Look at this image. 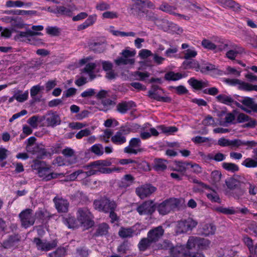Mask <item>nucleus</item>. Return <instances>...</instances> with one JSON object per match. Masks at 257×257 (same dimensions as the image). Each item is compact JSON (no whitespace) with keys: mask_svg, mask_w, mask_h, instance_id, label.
<instances>
[{"mask_svg":"<svg viewBox=\"0 0 257 257\" xmlns=\"http://www.w3.org/2000/svg\"><path fill=\"white\" fill-rule=\"evenodd\" d=\"M47 115L46 121L48 126L54 127L60 124L61 120L56 111L49 112Z\"/></svg>","mask_w":257,"mask_h":257,"instance_id":"obj_23","label":"nucleus"},{"mask_svg":"<svg viewBox=\"0 0 257 257\" xmlns=\"http://www.w3.org/2000/svg\"><path fill=\"white\" fill-rule=\"evenodd\" d=\"M224 8L230 9L233 11L237 12L240 10V6L233 0H227Z\"/></svg>","mask_w":257,"mask_h":257,"instance_id":"obj_49","label":"nucleus"},{"mask_svg":"<svg viewBox=\"0 0 257 257\" xmlns=\"http://www.w3.org/2000/svg\"><path fill=\"white\" fill-rule=\"evenodd\" d=\"M156 188L151 184H146L137 187L136 193L142 199L150 196L156 191Z\"/></svg>","mask_w":257,"mask_h":257,"instance_id":"obj_12","label":"nucleus"},{"mask_svg":"<svg viewBox=\"0 0 257 257\" xmlns=\"http://www.w3.org/2000/svg\"><path fill=\"white\" fill-rule=\"evenodd\" d=\"M96 67V65L95 63H89L87 64L84 68V72L87 73L91 78H94L95 75L93 74V70Z\"/></svg>","mask_w":257,"mask_h":257,"instance_id":"obj_54","label":"nucleus"},{"mask_svg":"<svg viewBox=\"0 0 257 257\" xmlns=\"http://www.w3.org/2000/svg\"><path fill=\"white\" fill-rule=\"evenodd\" d=\"M11 25L13 27L19 29H22L25 26V24L22 18L18 17H13Z\"/></svg>","mask_w":257,"mask_h":257,"instance_id":"obj_58","label":"nucleus"},{"mask_svg":"<svg viewBox=\"0 0 257 257\" xmlns=\"http://www.w3.org/2000/svg\"><path fill=\"white\" fill-rule=\"evenodd\" d=\"M36 35H42V33L38 32H34L31 30H28L26 32L20 31L16 36V39L20 40V41H24V38H26L28 40L30 41V44L36 45L39 43L41 41V39L35 40L34 36Z\"/></svg>","mask_w":257,"mask_h":257,"instance_id":"obj_10","label":"nucleus"},{"mask_svg":"<svg viewBox=\"0 0 257 257\" xmlns=\"http://www.w3.org/2000/svg\"><path fill=\"white\" fill-rule=\"evenodd\" d=\"M181 203L180 199L170 198L166 199L157 207L158 211L162 215H166L175 208H178Z\"/></svg>","mask_w":257,"mask_h":257,"instance_id":"obj_4","label":"nucleus"},{"mask_svg":"<svg viewBox=\"0 0 257 257\" xmlns=\"http://www.w3.org/2000/svg\"><path fill=\"white\" fill-rule=\"evenodd\" d=\"M31 167L33 170L37 171V173L39 177L45 181L56 178L60 175L52 172L50 167L47 165L45 162H35V163L32 165Z\"/></svg>","mask_w":257,"mask_h":257,"instance_id":"obj_1","label":"nucleus"},{"mask_svg":"<svg viewBox=\"0 0 257 257\" xmlns=\"http://www.w3.org/2000/svg\"><path fill=\"white\" fill-rule=\"evenodd\" d=\"M37 159H45L51 157V153L48 151L43 146L36 145L33 146L30 151Z\"/></svg>","mask_w":257,"mask_h":257,"instance_id":"obj_17","label":"nucleus"},{"mask_svg":"<svg viewBox=\"0 0 257 257\" xmlns=\"http://www.w3.org/2000/svg\"><path fill=\"white\" fill-rule=\"evenodd\" d=\"M144 151L142 148V142L139 138H133L129 142L128 145L124 148V152L128 154L137 155Z\"/></svg>","mask_w":257,"mask_h":257,"instance_id":"obj_8","label":"nucleus"},{"mask_svg":"<svg viewBox=\"0 0 257 257\" xmlns=\"http://www.w3.org/2000/svg\"><path fill=\"white\" fill-rule=\"evenodd\" d=\"M22 225L27 228L33 225L35 221L36 218L33 214L31 209H26L19 214Z\"/></svg>","mask_w":257,"mask_h":257,"instance_id":"obj_11","label":"nucleus"},{"mask_svg":"<svg viewBox=\"0 0 257 257\" xmlns=\"http://www.w3.org/2000/svg\"><path fill=\"white\" fill-rule=\"evenodd\" d=\"M63 222L69 228H74L78 226L75 218L70 215L67 217L63 218Z\"/></svg>","mask_w":257,"mask_h":257,"instance_id":"obj_43","label":"nucleus"},{"mask_svg":"<svg viewBox=\"0 0 257 257\" xmlns=\"http://www.w3.org/2000/svg\"><path fill=\"white\" fill-rule=\"evenodd\" d=\"M187 252L185 251V248L183 245H176V246H174L172 245V248H171L170 253V254L174 256H178L180 254H182L185 257V253H187Z\"/></svg>","mask_w":257,"mask_h":257,"instance_id":"obj_41","label":"nucleus"},{"mask_svg":"<svg viewBox=\"0 0 257 257\" xmlns=\"http://www.w3.org/2000/svg\"><path fill=\"white\" fill-rule=\"evenodd\" d=\"M146 19L147 21L154 22L155 24L159 20L157 14L149 11H147L146 12Z\"/></svg>","mask_w":257,"mask_h":257,"instance_id":"obj_63","label":"nucleus"},{"mask_svg":"<svg viewBox=\"0 0 257 257\" xmlns=\"http://www.w3.org/2000/svg\"><path fill=\"white\" fill-rule=\"evenodd\" d=\"M136 107V103L132 101H122L118 103L116 106L117 110L121 114H125L128 110Z\"/></svg>","mask_w":257,"mask_h":257,"instance_id":"obj_24","label":"nucleus"},{"mask_svg":"<svg viewBox=\"0 0 257 257\" xmlns=\"http://www.w3.org/2000/svg\"><path fill=\"white\" fill-rule=\"evenodd\" d=\"M93 204L95 209L104 212H109L110 210H115L117 206L115 201H111L107 198L95 200Z\"/></svg>","mask_w":257,"mask_h":257,"instance_id":"obj_6","label":"nucleus"},{"mask_svg":"<svg viewBox=\"0 0 257 257\" xmlns=\"http://www.w3.org/2000/svg\"><path fill=\"white\" fill-rule=\"evenodd\" d=\"M198 247L202 249H207L210 247L211 241L207 239L199 237Z\"/></svg>","mask_w":257,"mask_h":257,"instance_id":"obj_62","label":"nucleus"},{"mask_svg":"<svg viewBox=\"0 0 257 257\" xmlns=\"http://www.w3.org/2000/svg\"><path fill=\"white\" fill-rule=\"evenodd\" d=\"M111 142L116 145H121L126 142L125 136H122L120 134L116 132L111 138Z\"/></svg>","mask_w":257,"mask_h":257,"instance_id":"obj_40","label":"nucleus"},{"mask_svg":"<svg viewBox=\"0 0 257 257\" xmlns=\"http://www.w3.org/2000/svg\"><path fill=\"white\" fill-rule=\"evenodd\" d=\"M248 190V193L250 195H255L257 194L256 186L248 181L244 179L242 183L241 189H239L233 194V196L235 199H239L242 196L246 191Z\"/></svg>","mask_w":257,"mask_h":257,"instance_id":"obj_9","label":"nucleus"},{"mask_svg":"<svg viewBox=\"0 0 257 257\" xmlns=\"http://www.w3.org/2000/svg\"><path fill=\"white\" fill-rule=\"evenodd\" d=\"M207 198L212 202H216L220 203L221 199L220 198L218 193L214 190H211L210 193L206 194Z\"/></svg>","mask_w":257,"mask_h":257,"instance_id":"obj_51","label":"nucleus"},{"mask_svg":"<svg viewBox=\"0 0 257 257\" xmlns=\"http://www.w3.org/2000/svg\"><path fill=\"white\" fill-rule=\"evenodd\" d=\"M221 174L218 171H214L211 173V181L214 184L217 185L220 181Z\"/></svg>","mask_w":257,"mask_h":257,"instance_id":"obj_59","label":"nucleus"},{"mask_svg":"<svg viewBox=\"0 0 257 257\" xmlns=\"http://www.w3.org/2000/svg\"><path fill=\"white\" fill-rule=\"evenodd\" d=\"M222 167L224 169L232 172L238 170V167L236 165L231 163H224L222 164Z\"/></svg>","mask_w":257,"mask_h":257,"instance_id":"obj_64","label":"nucleus"},{"mask_svg":"<svg viewBox=\"0 0 257 257\" xmlns=\"http://www.w3.org/2000/svg\"><path fill=\"white\" fill-rule=\"evenodd\" d=\"M33 242L35 244L37 248L41 251H49L54 248L57 245V242L56 240H54L52 242H44L38 237H35Z\"/></svg>","mask_w":257,"mask_h":257,"instance_id":"obj_16","label":"nucleus"},{"mask_svg":"<svg viewBox=\"0 0 257 257\" xmlns=\"http://www.w3.org/2000/svg\"><path fill=\"white\" fill-rule=\"evenodd\" d=\"M207 158L210 161H223L225 159V156L222 153H218L214 156L209 154L207 155Z\"/></svg>","mask_w":257,"mask_h":257,"instance_id":"obj_61","label":"nucleus"},{"mask_svg":"<svg viewBox=\"0 0 257 257\" xmlns=\"http://www.w3.org/2000/svg\"><path fill=\"white\" fill-rule=\"evenodd\" d=\"M134 181V178L130 174H127L117 182V187L121 189H125L130 186Z\"/></svg>","mask_w":257,"mask_h":257,"instance_id":"obj_25","label":"nucleus"},{"mask_svg":"<svg viewBox=\"0 0 257 257\" xmlns=\"http://www.w3.org/2000/svg\"><path fill=\"white\" fill-rule=\"evenodd\" d=\"M197 223L196 220L190 217L179 221L176 226V232L177 233H182L191 231L196 226Z\"/></svg>","mask_w":257,"mask_h":257,"instance_id":"obj_7","label":"nucleus"},{"mask_svg":"<svg viewBox=\"0 0 257 257\" xmlns=\"http://www.w3.org/2000/svg\"><path fill=\"white\" fill-rule=\"evenodd\" d=\"M89 151L95 155L100 156L103 155L104 151L102 145L94 144L90 149Z\"/></svg>","mask_w":257,"mask_h":257,"instance_id":"obj_53","label":"nucleus"},{"mask_svg":"<svg viewBox=\"0 0 257 257\" xmlns=\"http://www.w3.org/2000/svg\"><path fill=\"white\" fill-rule=\"evenodd\" d=\"M89 46L90 50L95 53H102L105 49V45L102 42L91 43Z\"/></svg>","mask_w":257,"mask_h":257,"instance_id":"obj_38","label":"nucleus"},{"mask_svg":"<svg viewBox=\"0 0 257 257\" xmlns=\"http://www.w3.org/2000/svg\"><path fill=\"white\" fill-rule=\"evenodd\" d=\"M77 219L86 228L88 229L94 224L93 216L87 208H80L77 211Z\"/></svg>","mask_w":257,"mask_h":257,"instance_id":"obj_5","label":"nucleus"},{"mask_svg":"<svg viewBox=\"0 0 257 257\" xmlns=\"http://www.w3.org/2000/svg\"><path fill=\"white\" fill-rule=\"evenodd\" d=\"M254 143L253 142L248 141L246 144H250ZM217 144L221 147L230 146L232 148L234 147H238L241 146L246 145V143L242 142L241 140L238 139H235L233 140H229L224 138H221L218 141Z\"/></svg>","mask_w":257,"mask_h":257,"instance_id":"obj_20","label":"nucleus"},{"mask_svg":"<svg viewBox=\"0 0 257 257\" xmlns=\"http://www.w3.org/2000/svg\"><path fill=\"white\" fill-rule=\"evenodd\" d=\"M135 3L132 5L131 8V14L134 16H139L141 14L144 13L143 11V6L144 0H132Z\"/></svg>","mask_w":257,"mask_h":257,"instance_id":"obj_27","label":"nucleus"},{"mask_svg":"<svg viewBox=\"0 0 257 257\" xmlns=\"http://www.w3.org/2000/svg\"><path fill=\"white\" fill-rule=\"evenodd\" d=\"M165 233V230L161 225L153 227L147 233V236L154 243H156L162 238Z\"/></svg>","mask_w":257,"mask_h":257,"instance_id":"obj_18","label":"nucleus"},{"mask_svg":"<svg viewBox=\"0 0 257 257\" xmlns=\"http://www.w3.org/2000/svg\"><path fill=\"white\" fill-rule=\"evenodd\" d=\"M199 237L196 236H190L187 242V247L189 249L194 248L196 245L198 246Z\"/></svg>","mask_w":257,"mask_h":257,"instance_id":"obj_52","label":"nucleus"},{"mask_svg":"<svg viewBox=\"0 0 257 257\" xmlns=\"http://www.w3.org/2000/svg\"><path fill=\"white\" fill-rule=\"evenodd\" d=\"M130 162H120L122 165L127 164ZM132 163L133 162H131ZM135 164L134 167L137 168L139 171H150L151 168L148 162H134Z\"/></svg>","mask_w":257,"mask_h":257,"instance_id":"obj_31","label":"nucleus"},{"mask_svg":"<svg viewBox=\"0 0 257 257\" xmlns=\"http://www.w3.org/2000/svg\"><path fill=\"white\" fill-rule=\"evenodd\" d=\"M53 201L58 213H67L69 210V202L67 199L57 195Z\"/></svg>","mask_w":257,"mask_h":257,"instance_id":"obj_13","label":"nucleus"},{"mask_svg":"<svg viewBox=\"0 0 257 257\" xmlns=\"http://www.w3.org/2000/svg\"><path fill=\"white\" fill-rule=\"evenodd\" d=\"M110 164V162H102L101 163H99V162H93L86 167L88 169H90V170L87 173L89 175H92L95 174L97 171L104 173H110L112 171L120 170V168L119 167L103 168V166H108Z\"/></svg>","mask_w":257,"mask_h":257,"instance_id":"obj_2","label":"nucleus"},{"mask_svg":"<svg viewBox=\"0 0 257 257\" xmlns=\"http://www.w3.org/2000/svg\"><path fill=\"white\" fill-rule=\"evenodd\" d=\"M130 242L125 240L117 247V251L120 254H125L130 249Z\"/></svg>","mask_w":257,"mask_h":257,"instance_id":"obj_46","label":"nucleus"},{"mask_svg":"<svg viewBox=\"0 0 257 257\" xmlns=\"http://www.w3.org/2000/svg\"><path fill=\"white\" fill-rule=\"evenodd\" d=\"M20 237L18 234H13L3 242L2 246L5 248H9L15 245L20 241Z\"/></svg>","mask_w":257,"mask_h":257,"instance_id":"obj_29","label":"nucleus"},{"mask_svg":"<svg viewBox=\"0 0 257 257\" xmlns=\"http://www.w3.org/2000/svg\"><path fill=\"white\" fill-rule=\"evenodd\" d=\"M214 210L219 213H221L226 215L234 214L236 213V211L233 207L226 208L222 206L216 207Z\"/></svg>","mask_w":257,"mask_h":257,"instance_id":"obj_47","label":"nucleus"},{"mask_svg":"<svg viewBox=\"0 0 257 257\" xmlns=\"http://www.w3.org/2000/svg\"><path fill=\"white\" fill-rule=\"evenodd\" d=\"M157 128L162 133L168 135L173 134L178 131V128L175 126H166L165 125H160L157 126Z\"/></svg>","mask_w":257,"mask_h":257,"instance_id":"obj_42","label":"nucleus"},{"mask_svg":"<svg viewBox=\"0 0 257 257\" xmlns=\"http://www.w3.org/2000/svg\"><path fill=\"white\" fill-rule=\"evenodd\" d=\"M217 101L224 104L231 106L232 105L233 99L230 96L224 94H220L216 97Z\"/></svg>","mask_w":257,"mask_h":257,"instance_id":"obj_36","label":"nucleus"},{"mask_svg":"<svg viewBox=\"0 0 257 257\" xmlns=\"http://www.w3.org/2000/svg\"><path fill=\"white\" fill-rule=\"evenodd\" d=\"M115 63L117 65H127L131 64L133 65L135 63V59H126L123 57H119L115 60Z\"/></svg>","mask_w":257,"mask_h":257,"instance_id":"obj_57","label":"nucleus"},{"mask_svg":"<svg viewBox=\"0 0 257 257\" xmlns=\"http://www.w3.org/2000/svg\"><path fill=\"white\" fill-rule=\"evenodd\" d=\"M109 225L106 223H102L96 226V230L93 234V237L102 236L108 233Z\"/></svg>","mask_w":257,"mask_h":257,"instance_id":"obj_28","label":"nucleus"},{"mask_svg":"<svg viewBox=\"0 0 257 257\" xmlns=\"http://www.w3.org/2000/svg\"><path fill=\"white\" fill-rule=\"evenodd\" d=\"M22 91H19L17 93L15 94V99L19 102H24L28 98V90L25 91L23 93H22Z\"/></svg>","mask_w":257,"mask_h":257,"instance_id":"obj_55","label":"nucleus"},{"mask_svg":"<svg viewBox=\"0 0 257 257\" xmlns=\"http://www.w3.org/2000/svg\"><path fill=\"white\" fill-rule=\"evenodd\" d=\"M238 179L235 178H230L227 180H226L225 183L228 188L233 190L237 189L236 191L239 189H241L242 183L244 179Z\"/></svg>","mask_w":257,"mask_h":257,"instance_id":"obj_26","label":"nucleus"},{"mask_svg":"<svg viewBox=\"0 0 257 257\" xmlns=\"http://www.w3.org/2000/svg\"><path fill=\"white\" fill-rule=\"evenodd\" d=\"M200 64L195 60H185L182 63L184 69H194L196 72L199 71Z\"/></svg>","mask_w":257,"mask_h":257,"instance_id":"obj_33","label":"nucleus"},{"mask_svg":"<svg viewBox=\"0 0 257 257\" xmlns=\"http://www.w3.org/2000/svg\"><path fill=\"white\" fill-rule=\"evenodd\" d=\"M155 25L160 29L168 33L178 30V26L165 19H159Z\"/></svg>","mask_w":257,"mask_h":257,"instance_id":"obj_14","label":"nucleus"},{"mask_svg":"<svg viewBox=\"0 0 257 257\" xmlns=\"http://www.w3.org/2000/svg\"><path fill=\"white\" fill-rule=\"evenodd\" d=\"M5 13L8 15H16V16H24V15H31L36 13L35 11H27V10H13L6 11Z\"/></svg>","mask_w":257,"mask_h":257,"instance_id":"obj_39","label":"nucleus"},{"mask_svg":"<svg viewBox=\"0 0 257 257\" xmlns=\"http://www.w3.org/2000/svg\"><path fill=\"white\" fill-rule=\"evenodd\" d=\"M156 210V206L153 201H146L138 206L137 211L140 215H151Z\"/></svg>","mask_w":257,"mask_h":257,"instance_id":"obj_15","label":"nucleus"},{"mask_svg":"<svg viewBox=\"0 0 257 257\" xmlns=\"http://www.w3.org/2000/svg\"><path fill=\"white\" fill-rule=\"evenodd\" d=\"M135 232V230L132 227H124L121 226L118 232V235L120 238L124 239L132 237Z\"/></svg>","mask_w":257,"mask_h":257,"instance_id":"obj_30","label":"nucleus"},{"mask_svg":"<svg viewBox=\"0 0 257 257\" xmlns=\"http://www.w3.org/2000/svg\"><path fill=\"white\" fill-rule=\"evenodd\" d=\"M66 250L64 248H58L55 251L49 253V257H63L65 256Z\"/></svg>","mask_w":257,"mask_h":257,"instance_id":"obj_60","label":"nucleus"},{"mask_svg":"<svg viewBox=\"0 0 257 257\" xmlns=\"http://www.w3.org/2000/svg\"><path fill=\"white\" fill-rule=\"evenodd\" d=\"M243 105L248 109H243V110L248 113L251 112L257 113V102H255L254 99L248 96H245L241 100H239Z\"/></svg>","mask_w":257,"mask_h":257,"instance_id":"obj_22","label":"nucleus"},{"mask_svg":"<svg viewBox=\"0 0 257 257\" xmlns=\"http://www.w3.org/2000/svg\"><path fill=\"white\" fill-rule=\"evenodd\" d=\"M187 83L194 90L197 91H203L204 88L210 86L208 81L197 79L195 77H191L187 81Z\"/></svg>","mask_w":257,"mask_h":257,"instance_id":"obj_19","label":"nucleus"},{"mask_svg":"<svg viewBox=\"0 0 257 257\" xmlns=\"http://www.w3.org/2000/svg\"><path fill=\"white\" fill-rule=\"evenodd\" d=\"M226 82L231 86H235L237 84H238V89L241 90H245L244 84L246 83L247 82L242 81L238 79H227L226 80Z\"/></svg>","mask_w":257,"mask_h":257,"instance_id":"obj_44","label":"nucleus"},{"mask_svg":"<svg viewBox=\"0 0 257 257\" xmlns=\"http://www.w3.org/2000/svg\"><path fill=\"white\" fill-rule=\"evenodd\" d=\"M216 227L212 223L205 224L202 227V234L206 236L215 234Z\"/></svg>","mask_w":257,"mask_h":257,"instance_id":"obj_35","label":"nucleus"},{"mask_svg":"<svg viewBox=\"0 0 257 257\" xmlns=\"http://www.w3.org/2000/svg\"><path fill=\"white\" fill-rule=\"evenodd\" d=\"M164 93L162 88L157 85H153L150 90L148 91V96L151 99L155 100V98L157 96H161L160 94Z\"/></svg>","mask_w":257,"mask_h":257,"instance_id":"obj_37","label":"nucleus"},{"mask_svg":"<svg viewBox=\"0 0 257 257\" xmlns=\"http://www.w3.org/2000/svg\"><path fill=\"white\" fill-rule=\"evenodd\" d=\"M220 42V38L217 36H213L211 37V40L206 38H203L201 41L202 47L208 51H212L215 53L221 52L225 50L228 45L225 44L223 45H217L214 43Z\"/></svg>","mask_w":257,"mask_h":257,"instance_id":"obj_3","label":"nucleus"},{"mask_svg":"<svg viewBox=\"0 0 257 257\" xmlns=\"http://www.w3.org/2000/svg\"><path fill=\"white\" fill-rule=\"evenodd\" d=\"M57 14L68 17H71L72 14V10L64 6H57Z\"/></svg>","mask_w":257,"mask_h":257,"instance_id":"obj_50","label":"nucleus"},{"mask_svg":"<svg viewBox=\"0 0 257 257\" xmlns=\"http://www.w3.org/2000/svg\"><path fill=\"white\" fill-rule=\"evenodd\" d=\"M173 244L168 239H164L163 241L157 244L156 246L158 249L169 250L172 248Z\"/></svg>","mask_w":257,"mask_h":257,"instance_id":"obj_45","label":"nucleus"},{"mask_svg":"<svg viewBox=\"0 0 257 257\" xmlns=\"http://www.w3.org/2000/svg\"><path fill=\"white\" fill-rule=\"evenodd\" d=\"M244 51V49L242 47L238 48V50L235 51L230 50L226 52V57L230 60H235L237 55L243 53Z\"/></svg>","mask_w":257,"mask_h":257,"instance_id":"obj_48","label":"nucleus"},{"mask_svg":"<svg viewBox=\"0 0 257 257\" xmlns=\"http://www.w3.org/2000/svg\"><path fill=\"white\" fill-rule=\"evenodd\" d=\"M159 9L170 14H172L174 15H176V13L175 12L176 8L174 7L168 5V4H162L160 6Z\"/></svg>","mask_w":257,"mask_h":257,"instance_id":"obj_56","label":"nucleus"},{"mask_svg":"<svg viewBox=\"0 0 257 257\" xmlns=\"http://www.w3.org/2000/svg\"><path fill=\"white\" fill-rule=\"evenodd\" d=\"M187 76V75L186 73L182 74L179 72L175 73L170 71L165 74V78L167 80L177 81Z\"/></svg>","mask_w":257,"mask_h":257,"instance_id":"obj_34","label":"nucleus"},{"mask_svg":"<svg viewBox=\"0 0 257 257\" xmlns=\"http://www.w3.org/2000/svg\"><path fill=\"white\" fill-rule=\"evenodd\" d=\"M154 243L149 237H143L139 241L138 247L140 251H145L149 249L152 244Z\"/></svg>","mask_w":257,"mask_h":257,"instance_id":"obj_32","label":"nucleus"},{"mask_svg":"<svg viewBox=\"0 0 257 257\" xmlns=\"http://www.w3.org/2000/svg\"><path fill=\"white\" fill-rule=\"evenodd\" d=\"M176 163L177 167H178V168L176 169V170L177 171L183 172L186 169H188L195 173H199L201 172V167L196 163H185L184 162H176Z\"/></svg>","mask_w":257,"mask_h":257,"instance_id":"obj_21","label":"nucleus"}]
</instances>
